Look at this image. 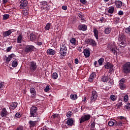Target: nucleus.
Wrapping results in <instances>:
<instances>
[{
    "label": "nucleus",
    "mask_w": 130,
    "mask_h": 130,
    "mask_svg": "<svg viewBox=\"0 0 130 130\" xmlns=\"http://www.w3.org/2000/svg\"><path fill=\"white\" fill-rule=\"evenodd\" d=\"M118 14L119 16H122L123 15V12L122 11H119Z\"/></svg>",
    "instance_id": "obj_55"
},
{
    "label": "nucleus",
    "mask_w": 130,
    "mask_h": 130,
    "mask_svg": "<svg viewBox=\"0 0 130 130\" xmlns=\"http://www.w3.org/2000/svg\"><path fill=\"white\" fill-rule=\"evenodd\" d=\"M103 62H104V58H101L98 60L99 66H102V64H103Z\"/></svg>",
    "instance_id": "obj_37"
},
{
    "label": "nucleus",
    "mask_w": 130,
    "mask_h": 130,
    "mask_svg": "<svg viewBox=\"0 0 130 130\" xmlns=\"http://www.w3.org/2000/svg\"><path fill=\"white\" fill-rule=\"evenodd\" d=\"M12 67L13 68H17L18 66V61L17 60H14L12 63Z\"/></svg>",
    "instance_id": "obj_41"
},
{
    "label": "nucleus",
    "mask_w": 130,
    "mask_h": 130,
    "mask_svg": "<svg viewBox=\"0 0 130 130\" xmlns=\"http://www.w3.org/2000/svg\"><path fill=\"white\" fill-rule=\"evenodd\" d=\"M105 69L107 70H109V73L110 74H112L114 72V65L112 64L111 63L108 62L104 66Z\"/></svg>",
    "instance_id": "obj_5"
},
{
    "label": "nucleus",
    "mask_w": 130,
    "mask_h": 130,
    "mask_svg": "<svg viewBox=\"0 0 130 130\" xmlns=\"http://www.w3.org/2000/svg\"><path fill=\"white\" fill-rule=\"evenodd\" d=\"M15 117H16L17 118H20L21 117V113H17L15 114Z\"/></svg>",
    "instance_id": "obj_52"
},
{
    "label": "nucleus",
    "mask_w": 130,
    "mask_h": 130,
    "mask_svg": "<svg viewBox=\"0 0 130 130\" xmlns=\"http://www.w3.org/2000/svg\"><path fill=\"white\" fill-rule=\"evenodd\" d=\"M17 106H18V103L15 102L10 104L9 107L10 110H14V109L17 108Z\"/></svg>",
    "instance_id": "obj_13"
},
{
    "label": "nucleus",
    "mask_w": 130,
    "mask_h": 130,
    "mask_svg": "<svg viewBox=\"0 0 130 130\" xmlns=\"http://www.w3.org/2000/svg\"><path fill=\"white\" fill-rule=\"evenodd\" d=\"M15 56V54H11V55H9L8 57L6 59V62H10L11 60H12V58Z\"/></svg>",
    "instance_id": "obj_27"
},
{
    "label": "nucleus",
    "mask_w": 130,
    "mask_h": 130,
    "mask_svg": "<svg viewBox=\"0 0 130 130\" xmlns=\"http://www.w3.org/2000/svg\"><path fill=\"white\" fill-rule=\"evenodd\" d=\"M67 46H68V44L66 43H63L60 45V53L63 56L67 55Z\"/></svg>",
    "instance_id": "obj_3"
},
{
    "label": "nucleus",
    "mask_w": 130,
    "mask_h": 130,
    "mask_svg": "<svg viewBox=\"0 0 130 130\" xmlns=\"http://www.w3.org/2000/svg\"><path fill=\"white\" fill-rule=\"evenodd\" d=\"M118 41L120 42V46L123 45V46H125L126 45V41H125V36L124 34L121 33L119 34L118 37Z\"/></svg>",
    "instance_id": "obj_1"
},
{
    "label": "nucleus",
    "mask_w": 130,
    "mask_h": 130,
    "mask_svg": "<svg viewBox=\"0 0 130 130\" xmlns=\"http://www.w3.org/2000/svg\"><path fill=\"white\" fill-rule=\"evenodd\" d=\"M93 64L95 68H98L99 66V64H98V62L97 61H95L93 63Z\"/></svg>",
    "instance_id": "obj_53"
},
{
    "label": "nucleus",
    "mask_w": 130,
    "mask_h": 130,
    "mask_svg": "<svg viewBox=\"0 0 130 130\" xmlns=\"http://www.w3.org/2000/svg\"><path fill=\"white\" fill-rule=\"evenodd\" d=\"M40 130H48V129H47V128L45 127H42L41 129H40Z\"/></svg>",
    "instance_id": "obj_64"
},
{
    "label": "nucleus",
    "mask_w": 130,
    "mask_h": 130,
    "mask_svg": "<svg viewBox=\"0 0 130 130\" xmlns=\"http://www.w3.org/2000/svg\"><path fill=\"white\" fill-rule=\"evenodd\" d=\"M28 5V2L26 0H21L20 2V9H24L25 7H27Z\"/></svg>",
    "instance_id": "obj_12"
},
{
    "label": "nucleus",
    "mask_w": 130,
    "mask_h": 130,
    "mask_svg": "<svg viewBox=\"0 0 130 130\" xmlns=\"http://www.w3.org/2000/svg\"><path fill=\"white\" fill-rule=\"evenodd\" d=\"M115 123H116V120H110L108 122V125H109V126H113V125H115Z\"/></svg>",
    "instance_id": "obj_31"
},
{
    "label": "nucleus",
    "mask_w": 130,
    "mask_h": 130,
    "mask_svg": "<svg viewBox=\"0 0 130 130\" xmlns=\"http://www.w3.org/2000/svg\"><path fill=\"white\" fill-rule=\"evenodd\" d=\"M22 14L24 16H27L29 14V12L27 9H25L24 10H23Z\"/></svg>",
    "instance_id": "obj_47"
},
{
    "label": "nucleus",
    "mask_w": 130,
    "mask_h": 130,
    "mask_svg": "<svg viewBox=\"0 0 130 130\" xmlns=\"http://www.w3.org/2000/svg\"><path fill=\"white\" fill-rule=\"evenodd\" d=\"M70 98L72 100H76L78 99V95L77 94H71Z\"/></svg>",
    "instance_id": "obj_36"
},
{
    "label": "nucleus",
    "mask_w": 130,
    "mask_h": 130,
    "mask_svg": "<svg viewBox=\"0 0 130 130\" xmlns=\"http://www.w3.org/2000/svg\"><path fill=\"white\" fill-rule=\"evenodd\" d=\"M118 119H120L121 121H123V122H125L126 121V118L124 116L118 117Z\"/></svg>",
    "instance_id": "obj_38"
},
{
    "label": "nucleus",
    "mask_w": 130,
    "mask_h": 130,
    "mask_svg": "<svg viewBox=\"0 0 130 130\" xmlns=\"http://www.w3.org/2000/svg\"><path fill=\"white\" fill-rule=\"evenodd\" d=\"M114 46H115V44L114 43H111L108 44L107 48L109 50H111Z\"/></svg>",
    "instance_id": "obj_29"
},
{
    "label": "nucleus",
    "mask_w": 130,
    "mask_h": 130,
    "mask_svg": "<svg viewBox=\"0 0 130 130\" xmlns=\"http://www.w3.org/2000/svg\"><path fill=\"white\" fill-rule=\"evenodd\" d=\"M10 18V15L9 14H4L3 15V20H8Z\"/></svg>",
    "instance_id": "obj_46"
},
{
    "label": "nucleus",
    "mask_w": 130,
    "mask_h": 130,
    "mask_svg": "<svg viewBox=\"0 0 130 130\" xmlns=\"http://www.w3.org/2000/svg\"><path fill=\"white\" fill-rule=\"evenodd\" d=\"M110 80V82H111V79L108 78V77L107 76H103L102 78V81L104 82V83H107L108 82V80Z\"/></svg>",
    "instance_id": "obj_28"
},
{
    "label": "nucleus",
    "mask_w": 130,
    "mask_h": 130,
    "mask_svg": "<svg viewBox=\"0 0 130 130\" xmlns=\"http://www.w3.org/2000/svg\"><path fill=\"white\" fill-rule=\"evenodd\" d=\"M95 78H96V74H95V73H92L91 74H90L88 78V81H89L90 83H92Z\"/></svg>",
    "instance_id": "obj_21"
},
{
    "label": "nucleus",
    "mask_w": 130,
    "mask_h": 130,
    "mask_svg": "<svg viewBox=\"0 0 130 130\" xmlns=\"http://www.w3.org/2000/svg\"><path fill=\"white\" fill-rule=\"evenodd\" d=\"M124 102H127L128 101V95L126 94L123 98Z\"/></svg>",
    "instance_id": "obj_45"
},
{
    "label": "nucleus",
    "mask_w": 130,
    "mask_h": 130,
    "mask_svg": "<svg viewBox=\"0 0 130 130\" xmlns=\"http://www.w3.org/2000/svg\"><path fill=\"white\" fill-rule=\"evenodd\" d=\"M96 124V123L95 122H93L91 124V127H95V125Z\"/></svg>",
    "instance_id": "obj_59"
},
{
    "label": "nucleus",
    "mask_w": 130,
    "mask_h": 130,
    "mask_svg": "<svg viewBox=\"0 0 130 130\" xmlns=\"http://www.w3.org/2000/svg\"><path fill=\"white\" fill-rule=\"evenodd\" d=\"M125 122H123L122 121H116V123H115V126H121L122 124H124Z\"/></svg>",
    "instance_id": "obj_33"
},
{
    "label": "nucleus",
    "mask_w": 130,
    "mask_h": 130,
    "mask_svg": "<svg viewBox=\"0 0 130 130\" xmlns=\"http://www.w3.org/2000/svg\"><path fill=\"white\" fill-rule=\"evenodd\" d=\"M47 53L49 55H54L55 54V51L52 49H48L47 51Z\"/></svg>",
    "instance_id": "obj_23"
},
{
    "label": "nucleus",
    "mask_w": 130,
    "mask_h": 130,
    "mask_svg": "<svg viewBox=\"0 0 130 130\" xmlns=\"http://www.w3.org/2000/svg\"><path fill=\"white\" fill-rule=\"evenodd\" d=\"M93 32L94 37L96 38V40H98L99 39V37L98 36L99 32L98 31V29L96 28H93Z\"/></svg>",
    "instance_id": "obj_20"
},
{
    "label": "nucleus",
    "mask_w": 130,
    "mask_h": 130,
    "mask_svg": "<svg viewBox=\"0 0 130 130\" xmlns=\"http://www.w3.org/2000/svg\"><path fill=\"white\" fill-rule=\"evenodd\" d=\"M29 70L31 72H34L36 70H37V65L36 62L34 61H31L29 63Z\"/></svg>",
    "instance_id": "obj_8"
},
{
    "label": "nucleus",
    "mask_w": 130,
    "mask_h": 130,
    "mask_svg": "<svg viewBox=\"0 0 130 130\" xmlns=\"http://www.w3.org/2000/svg\"><path fill=\"white\" fill-rule=\"evenodd\" d=\"M124 31L125 33H127V34H130V26L125 28Z\"/></svg>",
    "instance_id": "obj_44"
},
{
    "label": "nucleus",
    "mask_w": 130,
    "mask_h": 130,
    "mask_svg": "<svg viewBox=\"0 0 130 130\" xmlns=\"http://www.w3.org/2000/svg\"><path fill=\"white\" fill-rule=\"evenodd\" d=\"M51 26V24L50 23H47L46 26L45 27V30H47V31H48V30L50 29Z\"/></svg>",
    "instance_id": "obj_42"
},
{
    "label": "nucleus",
    "mask_w": 130,
    "mask_h": 130,
    "mask_svg": "<svg viewBox=\"0 0 130 130\" xmlns=\"http://www.w3.org/2000/svg\"><path fill=\"white\" fill-rule=\"evenodd\" d=\"M34 46L28 45L25 47V52H30V51L34 50Z\"/></svg>",
    "instance_id": "obj_15"
},
{
    "label": "nucleus",
    "mask_w": 130,
    "mask_h": 130,
    "mask_svg": "<svg viewBox=\"0 0 130 130\" xmlns=\"http://www.w3.org/2000/svg\"><path fill=\"white\" fill-rule=\"evenodd\" d=\"M110 99L111 101H116L117 100V96L115 95L112 94L110 95Z\"/></svg>",
    "instance_id": "obj_34"
},
{
    "label": "nucleus",
    "mask_w": 130,
    "mask_h": 130,
    "mask_svg": "<svg viewBox=\"0 0 130 130\" xmlns=\"http://www.w3.org/2000/svg\"><path fill=\"white\" fill-rule=\"evenodd\" d=\"M91 118V115L86 114L82 116L80 118H79V123H83L85 121H88Z\"/></svg>",
    "instance_id": "obj_6"
},
{
    "label": "nucleus",
    "mask_w": 130,
    "mask_h": 130,
    "mask_svg": "<svg viewBox=\"0 0 130 130\" xmlns=\"http://www.w3.org/2000/svg\"><path fill=\"white\" fill-rule=\"evenodd\" d=\"M57 78H58V75L57 74V73H53L52 74V79H53V80H56Z\"/></svg>",
    "instance_id": "obj_39"
},
{
    "label": "nucleus",
    "mask_w": 130,
    "mask_h": 130,
    "mask_svg": "<svg viewBox=\"0 0 130 130\" xmlns=\"http://www.w3.org/2000/svg\"><path fill=\"white\" fill-rule=\"evenodd\" d=\"M8 114H9V113H8V111H7V109L3 108L1 112V116H2V117H6Z\"/></svg>",
    "instance_id": "obj_14"
},
{
    "label": "nucleus",
    "mask_w": 130,
    "mask_h": 130,
    "mask_svg": "<svg viewBox=\"0 0 130 130\" xmlns=\"http://www.w3.org/2000/svg\"><path fill=\"white\" fill-rule=\"evenodd\" d=\"M62 9L64 10V11H67V10L68 9V7L63 6H62Z\"/></svg>",
    "instance_id": "obj_61"
},
{
    "label": "nucleus",
    "mask_w": 130,
    "mask_h": 130,
    "mask_svg": "<svg viewBox=\"0 0 130 130\" xmlns=\"http://www.w3.org/2000/svg\"><path fill=\"white\" fill-rule=\"evenodd\" d=\"M78 17L81 19V22H84L85 21V18H84V16H83V14L79 13L78 14Z\"/></svg>",
    "instance_id": "obj_43"
},
{
    "label": "nucleus",
    "mask_w": 130,
    "mask_h": 130,
    "mask_svg": "<svg viewBox=\"0 0 130 130\" xmlns=\"http://www.w3.org/2000/svg\"><path fill=\"white\" fill-rule=\"evenodd\" d=\"M116 105L118 107H120V106H122V102H119Z\"/></svg>",
    "instance_id": "obj_54"
},
{
    "label": "nucleus",
    "mask_w": 130,
    "mask_h": 130,
    "mask_svg": "<svg viewBox=\"0 0 130 130\" xmlns=\"http://www.w3.org/2000/svg\"><path fill=\"white\" fill-rule=\"evenodd\" d=\"M16 130H24V127L23 126H19L16 128Z\"/></svg>",
    "instance_id": "obj_50"
},
{
    "label": "nucleus",
    "mask_w": 130,
    "mask_h": 130,
    "mask_svg": "<svg viewBox=\"0 0 130 130\" xmlns=\"http://www.w3.org/2000/svg\"><path fill=\"white\" fill-rule=\"evenodd\" d=\"M29 38L30 41H35L37 38V37L34 34L31 33L29 35Z\"/></svg>",
    "instance_id": "obj_24"
},
{
    "label": "nucleus",
    "mask_w": 130,
    "mask_h": 130,
    "mask_svg": "<svg viewBox=\"0 0 130 130\" xmlns=\"http://www.w3.org/2000/svg\"><path fill=\"white\" fill-rule=\"evenodd\" d=\"M53 118H56V117H58V114H54V115H52Z\"/></svg>",
    "instance_id": "obj_60"
},
{
    "label": "nucleus",
    "mask_w": 130,
    "mask_h": 130,
    "mask_svg": "<svg viewBox=\"0 0 130 130\" xmlns=\"http://www.w3.org/2000/svg\"><path fill=\"white\" fill-rule=\"evenodd\" d=\"M23 41V36L22 35H19L17 37V43H22Z\"/></svg>",
    "instance_id": "obj_26"
},
{
    "label": "nucleus",
    "mask_w": 130,
    "mask_h": 130,
    "mask_svg": "<svg viewBox=\"0 0 130 130\" xmlns=\"http://www.w3.org/2000/svg\"><path fill=\"white\" fill-rule=\"evenodd\" d=\"M78 51H79L80 52H82V47H79L78 48Z\"/></svg>",
    "instance_id": "obj_62"
},
{
    "label": "nucleus",
    "mask_w": 130,
    "mask_h": 130,
    "mask_svg": "<svg viewBox=\"0 0 130 130\" xmlns=\"http://www.w3.org/2000/svg\"><path fill=\"white\" fill-rule=\"evenodd\" d=\"M122 72L124 74H130V62H126L123 65Z\"/></svg>",
    "instance_id": "obj_2"
},
{
    "label": "nucleus",
    "mask_w": 130,
    "mask_h": 130,
    "mask_svg": "<svg viewBox=\"0 0 130 130\" xmlns=\"http://www.w3.org/2000/svg\"><path fill=\"white\" fill-rule=\"evenodd\" d=\"M75 63L76 64H78V63H79V59L78 58H76L75 59Z\"/></svg>",
    "instance_id": "obj_58"
},
{
    "label": "nucleus",
    "mask_w": 130,
    "mask_h": 130,
    "mask_svg": "<svg viewBox=\"0 0 130 130\" xmlns=\"http://www.w3.org/2000/svg\"><path fill=\"white\" fill-rule=\"evenodd\" d=\"M78 29L82 31H86L87 30V26L85 24H80L78 26Z\"/></svg>",
    "instance_id": "obj_25"
},
{
    "label": "nucleus",
    "mask_w": 130,
    "mask_h": 130,
    "mask_svg": "<svg viewBox=\"0 0 130 130\" xmlns=\"http://www.w3.org/2000/svg\"><path fill=\"white\" fill-rule=\"evenodd\" d=\"M37 107L35 106H32L30 108V117H38L37 115H38V112H37Z\"/></svg>",
    "instance_id": "obj_4"
},
{
    "label": "nucleus",
    "mask_w": 130,
    "mask_h": 130,
    "mask_svg": "<svg viewBox=\"0 0 130 130\" xmlns=\"http://www.w3.org/2000/svg\"><path fill=\"white\" fill-rule=\"evenodd\" d=\"M70 43L72 47L75 48L76 47V44H77V40L76 39L73 38L70 40Z\"/></svg>",
    "instance_id": "obj_17"
},
{
    "label": "nucleus",
    "mask_w": 130,
    "mask_h": 130,
    "mask_svg": "<svg viewBox=\"0 0 130 130\" xmlns=\"http://www.w3.org/2000/svg\"><path fill=\"white\" fill-rule=\"evenodd\" d=\"M98 97V94H97V92L95 90H93L92 91V95L90 98V102H94L95 100H97V98Z\"/></svg>",
    "instance_id": "obj_10"
},
{
    "label": "nucleus",
    "mask_w": 130,
    "mask_h": 130,
    "mask_svg": "<svg viewBox=\"0 0 130 130\" xmlns=\"http://www.w3.org/2000/svg\"><path fill=\"white\" fill-rule=\"evenodd\" d=\"M83 53L85 57H89V56H90V53H91V52H90L89 49H85L83 51Z\"/></svg>",
    "instance_id": "obj_22"
},
{
    "label": "nucleus",
    "mask_w": 130,
    "mask_h": 130,
    "mask_svg": "<svg viewBox=\"0 0 130 130\" xmlns=\"http://www.w3.org/2000/svg\"><path fill=\"white\" fill-rule=\"evenodd\" d=\"M2 88H4V82H0V89H2Z\"/></svg>",
    "instance_id": "obj_56"
},
{
    "label": "nucleus",
    "mask_w": 130,
    "mask_h": 130,
    "mask_svg": "<svg viewBox=\"0 0 130 130\" xmlns=\"http://www.w3.org/2000/svg\"><path fill=\"white\" fill-rule=\"evenodd\" d=\"M125 108L126 110H127L128 111L130 110V103H128L125 105Z\"/></svg>",
    "instance_id": "obj_49"
},
{
    "label": "nucleus",
    "mask_w": 130,
    "mask_h": 130,
    "mask_svg": "<svg viewBox=\"0 0 130 130\" xmlns=\"http://www.w3.org/2000/svg\"><path fill=\"white\" fill-rule=\"evenodd\" d=\"M81 4H83V5H85L86 3H87V1L86 0H80Z\"/></svg>",
    "instance_id": "obj_57"
},
{
    "label": "nucleus",
    "mask_w": 130,
    "mask_h": 130,
    "mask_svg": "<svg viewBox=\"0 0 130 130\" xmlns=\"http://www.w3.org/2000/svg\"><path fill=\"white\" fill-rule=\"evenodd\" d=\"M110 32H111V28L110 27H106L105 28V34H110Z\"/></svg>",
    "instance_id": "obj_35"
},
{
    "label": "nucleus",
    "mask_w": 130,
    "mask_h": 130,
    "mask_svg": "<svg viewBox=\"0 0 130 130\" xmlns=\"http://www.w3.org/2000/svg\"><path fill=\"white\" fill-rule=\"evenodd\" d=\"M111 50L115 55H117V49L116 48V46H114Z\"/></svg>",
    "instance_id": "obj_32"
},
{
    "label": "nucleus",
    "mask_w": 130,
    "mask_h": 130,
    "mask_svg": "<svg viewBox=\"0 0 130 130\" xmlns=\"http://www.w3.org/2000/svg\"><path fill=\"white\" fill-rule=\"evenodd\" d=\"M114 12V7H110L108 10L109 14H113Z\"/></svg>",
    "instance_id": "obj_40"
},
{
    "label": "nucleus",
    "mask_w": 130,
    "mask_h": 130,
    "mask_svg": "<svg viewBox=\"0 0 130 130\" xmlns=\"http://www.w3.org/2000/svg\"><path fill=\"white\" fill-rule=\"evenodd\" d=\"M72 115H73V112L72 111H69L67 113V117H68V118H70V117H71V116H72Z\"/></svg>",
    "instance_id": "obj_48"
},
{
    "label": "nucleus",
    "mask_w": 130,
    "mask_h": 130,
    "mask_svg": "<svg viewBox=\"0 0 130 130\" xmlns=\"http://www.w3.org/2000/svg\"><path fill=\"white\" fill-rule=\"evenodd\" d=\"M13 30L14 29H9L7 31L3 32V36L4 37H8V36H10L12 33H13Z\"/></svg>",
    "instance_id": "obj_16"
},
{
    "label": "nucleus",
    "mask_w": 130,
    "mask_h": 130,
    "mask_svg": "<svg viewBox=\"0 0 130 130\" xmlns=\"http://www.w3.org/2000/svg\"><path fill=\"white\" fill-rule=\"evenodd\" d=\"M50 89V88H49V86L47 85L44 89V91L45 92H48V91H49Z\"/></svg>",
    "instance_id": "obj_51"
},
{
    "label": "nucleus",
    "mask_w": 130,
    "mask_h": 130,
    "mask_svg": "<svg viewBox=\"0 0 130 130\" xmlns=\"http://www.w3.org/2000/svg\"><path fill=\"white\" fill-rule=\"evenodd\" d=\"M30 92L31 94V98H35L36 96V90H35V88H31L30 89Z\"/></svg>",
    "instance_id": "obj_18"
},
{
    "label": "nucleus",
    "mask_w": 130,
    "mask_h": 130,
    "mask_svg": "<svg viewBox=\"0 0 130 130\" xmlns=\"http://www.w3.org/2000/svg\"><path fill=\"white\" fill-rule=\"evenodd\" d=\"M85 44H88V45H91L92 46H96V42L92 39H88L85 40Z\"/></svg>",
    "instance_id": "obj_9"
},
{
    "label": "nucleus",
    "mask_w": 130,
    "mask_h": 130,
    "mask_svg": "<svg viewBox=\"0 0 130 130\" xmlns=\"http://www.w3.org/2000/svg\"><path fill=\"white\" fill-rule=\"evenodd\" d=\"M115 5L118 9H120L122 7V2L120 1H116L115 2Z\"/></svg>",
    "instance_id": "obj_19"
},
{
    "label": "nucleus",
    "mask_w": 130,
    "mask_h": 130,
    "mask_svg": "<svg viewBox=\"0 0 130 130\" xmlns=\"http://www.w3.org/2000/svg\"><path fill=\"white\" fill-rule=\"evenodd\" d=\"M125 79L124 78H122L119 81V87L120 88V90H124L125 89H126V85L125 84Z\"/></svg>",
    "instance_id": "obj_7"
},
{
    "label": "nucleus",
    "mask_w": 130,
    "mask_h": 130,
    "mask_svg": "<svg viewBox=\"0 0 130 130\" xmlns=\"http://www.w3.org/2000/svg\"><path fill=\"white\" fill-rule=\"evenodd\" d=\"M36 118L37 120L29 121L28 123H29L30 126L34 127V126H35V125H36V123H37V122H38V121H39V120H40V119L39 118V117H37Z\"/></svg>",
    "instance_id": "obj_11"
},
{
    "label": "nucleus",
    "mask_w": 130,
    "mask_h": 130,
    "mask_svg": "<svg viewBox=\"0 0 130 130\" xmlns=\"http://www.w3.org/2000/svg\"><path fill=\"white\" fill-rule=\"evenodd\" d=\"M67 123L68 125L72 126L73 123H74V120L73 119V118H70L67 120Z\"/></svg>",
    "instance_id": "obj_30"
},
{
    "label": "nucleus",
    "mask_w": 130,
    "mask_h": 130,
    "mask_svg": "<svg viewBox=\"0 0 130 130\" xmlns=\"http://www.w3.org/2000/svg\"><path fill=\"white\" fill-rule=\"evenodd\" d=\"M3 4H7L8 3V0H2Z\"/></svg>",
    "instance_id": "obj_63"
}]
</instances>
